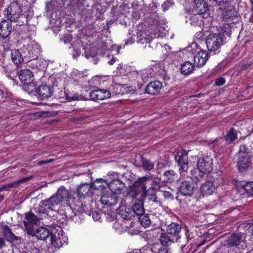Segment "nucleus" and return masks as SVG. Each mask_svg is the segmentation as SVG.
Instances as JSON below:
<instances>
[{
    "label": "nucleus",
    "mask_w": 253,
    "mask_h": 253,
    "mask_svg": "<svg viewBox=\"0 0 253 253\" xmlns=\"http://www.w3.org/2000/svg\"><path fill=\"white\" fill-rule=\"evenodd\" d=\"M209 10L208 4L204 0H194V5L192 11L193 13H198L208 17Z\"/></svg>",
    "instance_id": "dca6fc26"
},
{
    "label": "nucleus",
    "mask_w": 253,
    "mask_h": 253,
    "mask_svg": "<svg viewBox=\"0 0 253 253\" xmlns=\"http://www.w3.org/2000/svg\"><path fill=\"white\" fill-rule=\"evenodd\" d=\"M141 163L142 168L146 170H151L154 169V164L152 163L149 160L141 157Z\"/></svg>",
    "instance_id": "8fccbe9b"
},
{
    "label": "nucleus",
    "mask_w": 253,
    "mask_h": 253,
    "mask_svg": "<svg viewBox=\"0 0 253 253\" xmlns=\"http://www.w3.org/2000/svg\"><path fill=\"white\" fill-rule=\"evenodd\" d=\"M138 196L136 192H135L134 190L131 189L128 187L124 198H123L121 201V204L131 206L130 205L131 203H133L136 199L139 198H138Z\"/></svg>",
    "instance_id": "7c9ffc66"
},
{
    "label": "nucleus",
    "mask_w": 253,
    "mask_h": 253,
    "mask_svg": "<svg viewBox=\"0 0 253 253\" xmlns=\"http://www.w3.org/2000/svg\"><path fill=\"white\" fill-rule=\"evenodd\" d=\"M182 229L181 225L177 222H171L166 228L168 234L173 237H175V242L180 243V236L179 235Z\"/></svg>",
    "instance_id": "2eb2a0df"
},
{
    "label": "nucleus",
    "mask_w": 253,
    "mask_h": 253,
    "mask_svg": "<svg viewBox=\"0 0 253 253\" xmlns=\"http://www.w3.org/2000/svg\"><path fill=\"white\" fill-rule=\"evenodd\" d=\"M162 88V84L158 81L149 83L145 87V93L150 95L158 94Z\"/></svg>",
    "instance_id": "cd10ccee"
},
{
    "label": "nucleus",
    "mask_w": 253,
    "mask_h": 253,
    "mask_svg": "<svg viewBox=\"0 0 253 253\" xmlns=\"http://www.w3.org/2000/svg\"><path fill=\"white\" fill-rule=\"evenodd\" d=\"M195 65L189 61H185L181 64L180 71L182 74L185 76L189 75L193 73Z\"/></svg>",
    "instance_id": "473e14b6"
},
{
    "label": "nucleus",
    "mask_w": 253,
    "mask_h": 253,
    "mask_svg": "<svg viewBox=\"0 0 253 253\" xmlns=\"http://www.w3.org/2000/svg\"><path fill=\"white\" fill-rule=\"evenodd\" d=\"M224 137L226 139V141H228L231 144L237 138V131L233 127H231Z\"/></svg>",
    "instance_id": "49530a36"
},
{
    "label": "nucleus",
    "mask_w": 253,
    "mask_h": 253,
    "mask_svg": "<svg viewBox=\"0 0 253 253\" xmlns=\"http://www.w3.org/2000/svg\"><path fill=\"white\" fill-rule=\"evenodd\" d=\"M29 6V3L27 0H16L9 4L4 10L3 14L7 19L12 21H17L22 12L28 10Z\"/></svg>",
    "instance_id": "f257e3e1"
},
{
    "label": "nucleus",
    "mask_w": 253,
    "mask_h": 253,
    "mask_svg": "<svg viewBox=\"0 0 253 253\" xmlns=\"http://www.w3.org/2000/svg\"><path fill=\"white\" fill-rule=\"evenodd\" d=\"M35 89H33V90H35L36 93L41 100L50 97L53 94L52 88L46 84H42L36 88L35 84Z\"/></svg>",
    "instance_id": "aec40b11"
},
{
    "label": "nucleus",
    "mask_w": 253,
    "mask_h": 253,
    "mask_svg": "<svg viewBox=\"0 0 253 253\" xmlns=\"http://www.w3.org/2000/svg\"><path fill=\"white\" fill-rule=\"evenodd\" d=\"M148 178L146 176L139 177L136 181L130 185L129 187L132 190H134L136 193L140 196L141 195H145L146 193V184Z\"/></svg>",
    "instance_id": "9b49d317"
},
{
    "label": "nucleus",
    "mask_w": 253,
    "mask_h": 253,
    "mask_svg": "<svg viewBox=\"0 0 253 253\" xmlns=\"http://www.w3.org/2000/svg\"><path fill=\"white\" fill-rule=\"evenodd\" d=\"M174 5V2L173 0H167L162 5V10L163 11H167Z\"/></svg>",
    "instance_id": "864d4df0"
},
{
    "label": "nucleus",
    "mask_w": 253,
    "mask_h": 253,
    "mask_svg": "<svg viewBox=\"0 0 253 253\" xmlns=\"http://www.w3.org/2000/svg\"><path fill=\"white\" fill-rule=\"evenodd\" d=\"M242 187L249 197H253V181L246 182Z\"/></svg>",
    "instance_id": "3c124183"
},
{
    "label": "nucleus",
    "mask_w": 253,
    "mask_h": 253,
    "mask_svg": "<svg viewBox=\"0 0 253 253\" xmlns=\"http://www.w3.org/2000/svg\"><path fill=\"white\" fill-rule=\"evenodd\" d=\"M24 181L25 179H22L18 181H14L6 184H4L0 186V192L3 190H8L9 188H10L15 187L17 186H18L20 183L23 182Z\"/></svg>",
    "instance_id": "603ef678"
},
{
    "label": "nucleus",
    "mask_w": 253,
    "mask_h": 253,
    "mask_svg": "<svg viewBox=\"0 0 253 253\" xmlns=\"http://www.w3.org/2000/svg\"><path fill=\"white\" fill-rule=\"evenodd\" d=\"M92 217L94 220H98L100 218V214L97 212H93Z\"/></svg>",
    "instance_id": "69168bd1"
},
{
    "label": "nucleus",
    "mask_w": 253,
    "mask_h": 253,
    "mask_svg": "<svg viewBox=\"0 0 253 253\" xmlns=\"http://www.w3.org/2000/svg\"><path fill=\"white\" fill-rule=\"evenodd\" d=\"M225 81L224 78L220 77L215 80V84L218 86H221L225 84Z\"/></svg>",
    "instance_id": "052dcab7"
},
{
    "label": "nucleus",
    "mask_w": 253,
    "mask_h": 253,
    "mask_svg": "<svg viewBox=\"0 0 253 253\" xmlns=\"http://www.w3.org/2000/svg\"><path fill=\"white\" fill-rule=\"evenodd\" d=\"M149 248L153 253H171L170 248L163 247L159 244H153Z\"/></svg>",
    "instance_id": "c9c22d12"
},
{
    "label": "nucleus",
    "mask_w": 253,
    "mask_h": 253,
    "mask_svg": "<svg viewBox=\"0 0 253 253\" xmlns=\"http://www.w3.org/2000/svg\"><path fill=\"white\" fill-rule=\"evenodd\" d=\"M116 61V58L113 57L111 60H109L108 63L109 65H113L115 62Z\"/></svg>",
    "instance_id": "774afa93"
},
{
    "label": "nucleus",
    "mask_w": 253,
    "mask_h": 253,
    "mask_svg": "<svg viewBox=\"0 0 253 253\" xmlns=\"http://www.w3.org/2000/svg\"><path fill=\"white\" fill-rule=\"evenodd\" d=\"M131 7L134 10V11L132 12V16L136 20L139 19L141 16V14L142 13V6L137 0H134L131 4Z\"/></svg>",
    "instance_id": "ea45409f"
},
{
    "label": "nucleus",
    "mask_w": 253,
    "mask_h": 253,
    "mask_svg": "<svg viewBox=\"0 0 253 253\" xmlns=\"http://www.w3.org/2000/svg\"><path fill=\"white\" fill-rule=\"evenodd\" d=\"M3 234L4 238L9 242L15 243L16 244L21 243L22 238L16 236L7 225H4L3 227Z\"/></svg>",
    "instance_id": "393cba45"
},
{
    "label": "nucleus",
    "mask_w": 253,
    "mask_h": 253,
    "mask_svg": "<svg viewBox=\"0 0 253 253\" xmlns=\"http://www.w3.org/2000/svg\"><path fill=\"white\" fill-rule=\"evenodd\" d=\"M49 211H53V208L48 205L47 201L42 200L38 207L39 212L47 215Z\"/></svg>",
    "instance_id": "79ce46f5"
},
{
    "label": "nucleus",
    "mask_w": 253,
    "mask_h": 253,
    "mask_svg": "<svg viewBox=\"0 0 253 253\" xmlns=\"http://www.w3.org/2000/svg\"><path fill=\"white\" fill-rule=\"evenodd\" d=\"M102 182L105 183L103 180V178H99L96 179L91 184L87 183L81 184L78 186L76 193L80 199L85 198L86 197H91L93 193V189L101 190V185L97 184Z\"/></svg>",
    "instance_id": "20e7f679"
},
{
    "label": "nucleus",
    "mask_w": 253,
    "mask_h": 253,
    "mask_svg": "<svg viewBox=\"0 0 253 253\" xmlns=\"http://www.w3.org/2000/svg\"><path fill=\"white\" fill-rule=\"evenodd\" d=\"M224 9L223 11V18L226 20L233 19L236 15L235 7L231 5H225Z\"/></svg>",
    "instance_id": "72a5a7b5"
},
{
    "label": "nucleus",
    "mask_w": 253,
    "mask_h": 253,
    "mask_svg": "<svg viewBox=\"0 0 253 253\" xmlns=\"http://www.w3.org/2000/svg\"><path fill=\"white\" fill-rule=\"evenodd\" d=\"M3 234L4 238L9 242L15 243L16 244L21 243L22 238L16 236L7 225H4L3 227Z\"/></svg>",
    "instance_id": "a878e982"
},
{
    "label": "nucleus",
    "mask_w": 253,
    "mask_h": 253,
    "mask_svg": "<svg viewBox=\"0 0 253 253\" xmlns=\"http://www.w3.org/2000/svg\"><path fill=\"white\" fill-rule=\"evenodd\" d=\"M215 190V187L213 182L207 180L201 186L200 190L203 196H210L213 194Z\"/></svg>",
    "instance_id": "c756f323"
},
{
    "label": "nucleus",
    "mask_w": 253,
    "mask_h": 253,
    "mask_svg": "<svg viewBox=\"0 0 253 253\" xmlns=\"http://www.w3.org/2000/svg\"><path fill=\"white\" fill-rule=\"evenodd\" d=\"M213 161L209 156H206L199 159L197 167L205 174L210 173L213 169Z\"/></svg>",
    "instance_id": "f8f14e48"
},
{
    "label": "nucleus",
    "mask_w": 253,
    "mask_h": 253,
    "mask_svg": "<svg viewBox=\"0 0 253 253\" xmlns=\"http://www.w3.org/2000/svg\"><path fill=\"white\" fill-rule=\"evenodd\" d=\"M150 202H152L155 204L157 209L158 207H160L161 206V202L158 200V199L156 195H151L150 196L147 197Z\"/></svg>",
    "instance_id": "4d7b16f0"
},
{
    "label": "nucleus",
    "mask_w": 253,
    "mask_h": 253,
    "mask_svg": "<svg viewBox=\"0 0 253 253\" xmlns=\"http://www.w3.org/2000/svg\"><path fill=\"white\" fill-rule=\"evenodd\" d=\"M193 194L183 196L184 198L180 200V203L182 205H185L187 207H192L195 205L197 201L196 197L193 196Z\"/></svg>",
    "instance_id": "58836bf2"
},
{
    "label": "nucleus",
    "mask_w": 253,
    "mask_h": 253,
    "mask_svg": "<svg viewBox=\"0 0 253 253\" xmlns=\"http://www.w3.org/2000/svg\"><path fill=\"white\" fill-rule=\"evenodd\" d=\"M89 95L92 100H103L110 97L111 93L109 90L106 89H96L92 90Z\"/></svg>",
    "instance_id": "412c9836"
},
{
    "label": "nucleus",
    "mask_w": 253,
    "mask_h": 253,
    "mask_svg": "<svg viewBox=\"0 0 253 253\" xmlns=\"http://www.w3.org/2000/svg\"><path fill=\"white\" fill-rule=\"evenodd\" d=\"M227 34L226 27L222 26L218 33H211L206 38L207 48L211 52L218 51L225 42V36Z\"/></svg>",
    "instance_id": "f03ea898"
},
{
    "label": "nucleus",
    "mask_w": 253,
    "mask_h": 253,
    "mask_svg": "<svg viewBox=\"0 0 253 253\" xmlns=\"http://www.w3.org/2000/svg\"><path fill=\"white\" fill-rule=\"evenodd\" d=\"M208 17L198 13H193L190 17V20L192 25L195 26H200L203 24V20Z\"/></svg>",
    "instance_id": "e433bc0d"
},
{
    "label": "nucleus",
    "mask_w": 253,
    "mask_h": 253,
    "mask_svg": "<svg viewBox=\"0 0 253 253\" xmlns=\"http://www.w3.org/2000/svg\"><path fill=\"white\" fill-rule=\"evenodd\" d=\"M70 199V192L64 186H60L56 193L49 198L45 199L47 201L48 205L52 208L61 204L63 202H68Z\"/></svg>",
    "instance_id": "423d86ee"
},
{
    "label": "nucleus",
    "mask_w": 253,
    "mask_h": 253,
    "mask_svg": "<svg viewBox=\"0 0 253 253\" xmlns=\"http://www.w3.org/2000/svg\"><path fill=\"white\" fill-rule=\"evenodd\" d=\"M253 64V62L251 61L249 63L242 64L239 69V72L241 73L245 70L249 69Z\"/></svg>",
    "instance_id": "680f3d73"
},
{
    "label": "nucleus",
    "mask_w": 253,
    "mask_h": 253,
    "mask_svg": "<svg viewBox=\"0 0 253 253\" xmlns=\"http://www.w3.org/2000/svg\"><path fill=\"white\" fill-rule=\"evenodd\" d=\"M138 219L142 226L145 228L150 227L151 224V220L149 214L142 213L139 215Z\"/></svg>",
    "instance_id": "37998d69"
},
{
    "label": "nucleus",
    "mask_w": 253,
    "mask_h": 253,
    "mask_svg": "<svg viewBox=\"0 0 253 253\" xmlns=\"http://www.w3.org/2000/svg\"><path fill=\"white\" fill-rule=\"evenodd\" d=\"M237 155L253 157L252 147L251 145L245 143L241 144L239 146V151Z\"/></svg>",
    "instance_id": "4c0bfd02"
},
{
    "label": "nucleus",
    "mask_w": 253,
    "mask_h": 253,
    "mask_svg": "<svg viewBox=\"0 0 253 253\" xmlns=\"http://www.w3.org/2000/svg\"><path fill=\"white\" fill-rule=\"evenodd\" d=\"M67 211H69L71 212L72 213L74 214V215L72 214L71 215H67V212H65V216L67 218H77V216H79L76 213H74L71 207L70 206H69L67 209Z\"/></svg>",
    "instance_id": "e2e57ef3"
},
{
    "label": "nucleus",
    "mask_w": 253,
    "mask_h": 253,
    "mask_svg": "<svg viewBox=\"0 0 253 253\" xmlns=\"http://www.w3.org/2000/svg\"><path fill=\"white\" fill-rule=\"evenodd\" d=\"M209 57V53L207 51L200 50L194 56L195 65L198 68L203 67L206 64Z\"/></svg>",
    "instance_id": "4be33fe9"
},
{
    "label": "nucleus",
    "mask_w": 253,
    "mask_h": 253,
    "mask_svg": "<svg viewBox=\"0 0 253 253\" xmlns=\"http://www.w3.org/2000/svg\"><path fill=\"white\" fill-rule=\"evenodd\" d=\"M60 1L62 2V3L59 2V6H57V7H59L60 8L70 7L71 4L76 2V0H64L63 1H62V0H61Z\"/></svg>",
    "instance_id": "5fc2aeb1"
},
{
    "label": "nucleus",
    "mask_w": 253,
    "mask_h": 253,
    "mask_svg": "<svg viewBox=\"0 0 253 253\" xmlns=\"http://www.w3.org/2000/svg\"><path fill=\"white\" fill-rule=\"evenodd\" d=\"M188 152L186 150H182L177 153L175 156V160L179 167V171L181 176L185 175L188 169Z\"/></svg>",
    "instance_id": "9d476101"
},
{
    "label": "nucleus",
    "mask_w": 253,
    "mask_h": 253,
    "mask_svg": "<svg viewBox=\"0 0 253 253\" xmlns=\"http://www.w3.org/2000/svg\"><path fill=\"white\" fill-rule=\"evenodd\" d=\"M50 241L52 246L57 249H59L65 243V241H62L59 237H57L53 234L50 236Z\"/></svg>",
    "instance_id": "a18cd8bd"
},
{
    "label": "nucleus",
    "mask_w": 253,
    "mask_h": 253,
    "mask_svg": "<svg viewBox=\"0 0 253 253\" xmlns=\"http://www.w3.org/2000/svg\"><path fill=\"white\" fill-rule=\"evenodd\" d=\"M119 200L118 195L112 192L103 194L101 198L102 204L107 206H115L118 203Z\"/></svg>",
    "instance_id": "a211bd4d"
},
{
    "label": "nucleus",
    "mask_w": 253,
    "mask_h": 253,
    "mask_svg": "<svg viewBox=\"0 0 253 253\" xmlns=\"http://www.w3.org/2000/svg\"><path fill=\"white\" fill-rule=\"evenodd\" d=\"M213 1L217 5L219 6L228 5L230 2L229 0H213Z\"/></svg>",
    "instance_id": "bf43d9fd"
},
{
    "label": "nucleus",
    "mask_w": 253,
    "mask_h": 253,
    "mask_svg": "<svg viewBox=\"0 0 253 253\" xmlns=\"http://www.w3.org/2000/svg\"><path fill=\"white\" fill-rule=\"evenodd\" d=\"M225 245L218 249L215 253H238L230 248H237L242 242L241 235L239 234L232 233L225 240Z\"/></svg>",
    "instance_id": "39448f33"
},
{
    "label": "nucleus",
    "mask_w": 253,
    "mask_h": 253,
    "mask_svg": "<svg viewBox=\"0 0 253 253\" xmlns=\"http://www.w3.org/2000/svg\"><path fill=\"white\" fill-rule=\"evenodd\" d=\"M163 195L166 200H173L174 199L173 195L169 191H162Z\"/></svg>",
    "instance_id": "13d9d810"
},
{
    "label": "nucleus",
    "mask_w": 253,
    "mask_h": 253,
    "mask_svg": "<svg viewBox=\"0 0 253 253\" xmlns=\"http://www.w3.org/2000/svg\"><path fill=\"white\" fill-rule=\"evenodd\" d=\"M143 202L144 201L142 197H141V198L135 199L131 207L132 212H130V215H129V214L128 215L127 217L128 218H132L135 215L139 216L142 213H144L145 212Z\"/></svg>",
    "instance_id": "f3484780"
},
{
    "label": "nucleus",
    "mask_w": 253,
    "mask_h": 253,
    "mask_svg": "<svg viewBox=\"0 0 253 253\" xmlns=\"http://www.w3.org/2000/svg\"><path fill=\"white\" fill-rule=\"evenodd\" d=\"M6 246L5 242L4 239L2 238H0V249H2Z\"/></svg>",
    "instance_id": "0e129e2a"
},
{
    "label": "nucleus",
    "mask_w": 253,
    "mask_h": 253,
    "mask_svg": "<svg viewBox=\"0 0 253 253\" xmlns=\"http://www.w3.org/2000/svg\"><path fill=\"white\" fill-rule=\"evenodd\" d=\"M125 204H122L120 205L118 208V210L122 211L120 214L126 220H130L131 218H128L127 217L128 215H130V212H132L131 208H128Z\"/></svg>",
    "instance_id": "c03bdc74"
},
{
    "label": "nucleus",
    "mask_w": 253,
    "mask_h": 253,
    "mask_svg": "<svg viewBox=\"0 0 253 253\" xmlns=\"http://www.w3.org/2000/svg\"><path fill=\"white\" fill-rule=\"evenodd\" d=\"M210 143L211 144H213L214 147L220 150L225 149L230 144L224 137L221 136L217 137L213 140H210Z\"/></svg>",
    "instance_id": "2f4dec72"
},
{
    "label": "nucleus",
    "mask_w": 253,
    "mask_h": 253,
    "mask_svg": "<svg viewBox=\"0 0 253 253\" xmlns=\"http://www.w3.org/2000/svg\"><path fill=\"white\" fill-rule=\"evenodd\" d=\"M195 184L193 181L184 180L179 187V192L182 196L193 194Z\"/></svg>",
    "instance_id": "6ab92c4d"
},
{
    "label": "nucleus",
    "mask_w": 253,
    "mask_h": 253,
    "mask_svg": "<svg viewBox=\"0 0 253 253\" xmlns=\"http://www.w3.org/2000/svg\"><path fill=\"white\" fill-rule=\"evenodd\" d=\"M64 39H65V42H70L72 39V36L70 35H66L65 37H64Z\"/></svg>",
    "instance_id": "338daca9"
},
{
    "label": "nucleus",
    "mask_w": 253,
    "mask_h": 253,
    "mask_svg": "<svg viewBox=\"0 0 253 253\" xmlns=\"http://www.w3.org/2000/svg\"><path fill=\"white\" fill-rule=\"evenodd\" d=\"M175 174L173 170H167L163 173L162 171L158 172L157 173L156 178L161 182H171L174 179Z\"/></svg>",
    "instance_id": "bb28decb"
},
{
    "label": "nucleus",
    "mask_w": 253,
    "mask_h": 253,
    "mask_svg": "<svg viewBox=\"0 0 253 253\" xmlns=\"http://www.w3.org/2000/svg\"><path fill=\"white\" fill-rule=\"evenodd\" d=\"M38 220L39 219L37 216L35 215L31 211H29L25 213L23 223L27 233H31V230L34 228L33 226L37 224Z\"/></svg>",
    "instance_id": "ddd939ff"
},
{
    "label": "nucleus",
    "mask_w": 253,
    "mask_h": 253,
    "mask_svg": "<svg viewBox=\"0 0 253 253\" xmlns=\"http://www.w3.org/2000/svg\"><path fill=\"white\" fill-rule=\"evenodd\" d=\"M204 174L205 173L202 172L198 168H194L191 170L190 177L193 181H195L196 182L202 180Z\"/></svg>",
    "instance_id": "a19ab883"
},
{
    "label": "nucleus",
    "mask_w": 253,
    "mask_h": 253,
    "mask_svg": "<svg viewBox=\"0 0 253 253\" xmlns=\"http://www.w3.org/2000/svg\"><path fill=\"white\" fill-rule=\"evenodd\" d=\"M168 233H162L160 237L159 240L161 242V245L163 247H168L172 243V241L170 239Z\"/></svg>",
    "instance_id": "de8ad7c7"
},
{
    "label": "nucleus",
    "mask_w": 253,
    "mask_h": 253,
    "mask_svg": "<svg viewBox=\"0 0 253 253\" xmlns=\"http://www.w3.org/2000/svg\"><path fill=\"white\" fill-rule=\"evenodd\" d=\"M39 45L38 44L34 45L32 42L30 44H28L27 46L24 45L21 48L22 53L26 61L29 62L38 58V55L40 53Z\"/></svg>",
    "instance_id": "6e6552de"
},
{
    "label": "nucleus",
    "mask_w": 253,
    "mask_h": 253,
    "mask_svg": "<svg viewBox=\"0 0 253 253\" xmlns=\"http://www.w3.org/2000/svg\"><path fill=\"white\" fill-rule=\"evenodd\" d=\"M11 59L15 65H19L24 61V57L22 52L18 49H13L11 51Z\"/></svg>",
    "instance_id": "f704fd0d"
},
{
    "label": "nucleus",
    "mask_w": 253,
    "mask_h": 253,
    "mask_svg": "<svg viewBox=\"0 0 253 253\" xmlns=\"http://www.w3.org/2000/svg\"><path fill=\"white\" fill-rule=\"evenodd\" d=\"M3 234L4 238L9 242L15 243L16 244L21 243L22 238L16 236L7 225H4L3 227Z\"/></svg>",
    "instance_id": "b1692460"
},
{
    "label": "nucleus",
    "mask_w": 253,
    "mask_h": 253,
    "mask_svg": "<svg viewBox=\"0 0 253 253\" xmlns=\"http://www.w3.org/2000/svg\"><path fill=\"white\" fill-rule=\"evenodd\" d=\"M27 234L32 237H36L38 240L45 241L48 237H50L52 233L47 228L40 227L35 230L34 228L31 230V233H27Z\"/></svg>",
    "instance_id": "4468645a"
},
{
    "label": "nucleus",
    "mask_w": 253,
    "mask_h": 253,
    "mask_svg": "<svg viewBox=\"0 0 253 253\" xmlns=\"http://www.w3.org/2000/svg\"><path fill=\"white\" fill-rule=\"evenodd\" d=\"M18 75L20 81L23 84V88L29 92H33V89H35L33 72L29 69H22L18 72Z\"/></svg>",
    "instance_id": "0eeeda50"
},
{
    "label": "nucleus",
    "mask_w": 253,
    "mask_h": 253,
    "mask_svg": "<svg viewBox=\"0 0 253 253\" xmlns=\"http://www.w3.org/2000/svg\"><path fill=\"white\" fill-rule=\"evenodd\" d=\"M36 27L33 25L23 26L19 34L21 36L22 39L31 40L33 37L36 36Z\"/></svg>",
    "instance_id": "5701e85b"
},
{
    "label": "nucleus",
    "mask_w": 253,
    "mask_h": 253,
    "mask_svg": "<svg viewBox=\"0 0 253 253\" xmlns=\"http://www.w3.org/2000/svg\"><path fill=\"white\" fill-rule=\"evenodd\" d=\"M103 180L105 182V183L100 182L102 183L101 185V190L108 187L112 192L119 195L122 193L125 187V183L118 178L113 179L110 182H108L107 181L108 180L103 179Z\"/></svg>",
    "instance_id": "1a4fd4ad"
},
{
    "label": "nucleus",
    "mask_w": 253,
    "mask_h": 253,
    "mask_svg": "<svg viewBox=\"0 0 253 253\" xmlns=\"http://www.w3.org/2000/svg\"><path fill=\"white\" fill-rule=\"evenodd\" d=\"M237 156L238 157L237 166L239 171L243 172L251 165L252 157L238 155H237Z\"/></svg>",
    "instance_id": "c85d7f7f"
},
{
    "label": "nucleus",
    "mask_w": 253,
    "mask_h": 253,
    "mask_svg": "<svg viewBox=\"0 0 253 253\" xmlns=\"http://www.w3.org/2000/svg\"><path fill=\"white\" fill-rule=\"evenodd\" d=\"M211 178H212L213 183H214L217 185H220L223 183V179L222 173L221 171H216L211 173Z\"/></svg>",
    "instance_id": "09e8293b"
},
{
    "label": "nucleus",
    "mask_w": 253,
    "mask_h": 253,
    "mask_svg": "<svg viewBox=\"0 0 253 253\" xmlns=\"http://www.w3.org/2000/svg\"><path fill=\"white\" fill-rule=\"evenodd\" d=\"M12 21L6 19L0 23V39L3 47V50H9L10 47L9 35L12 31Z\"/></svg>",
    "instance_id": "7ed1b4c3"
},
{
    "label": "nucleus",
    "mask_w": 253,
    "mask_h": 253,
    "mask_svg": "<svg viewBox=\"0 0 253 253\" xmlns=\"http://www.w3.org/2000/svg\"><path fill=\"white\" fill-rule=\"evenodd\" d=\"M156 195V189L154 187H150L148 190L146 188V193L145 195H141V197L144 198L146 197L150 196L151 195Z\"/></svg>",
    "instance_id": "6e6d98bb"
}]
</instances>
